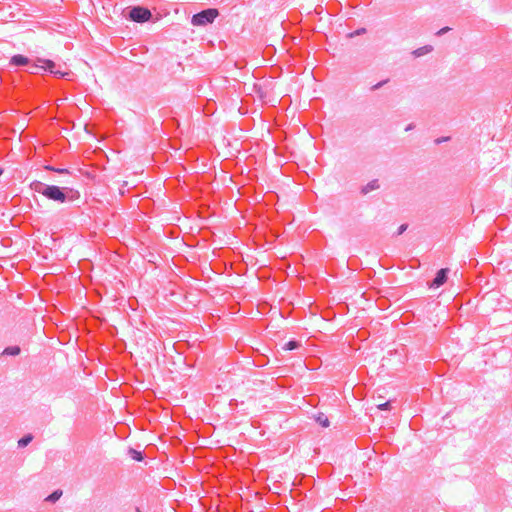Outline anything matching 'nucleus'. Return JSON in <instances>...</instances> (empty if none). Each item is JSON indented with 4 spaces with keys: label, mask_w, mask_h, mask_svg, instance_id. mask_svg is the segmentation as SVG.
<instances>
[{
    "label": "nucleus",
    "mask_w": 512,
    "mask_h": 512,
    "mask_svg": "<svg viewBox=\"0 0 512 512\" xmlns=\"http://www.w3.org/2000/svg\"><path fill=\"white\" fill-rule=\"evenodd\" d=\"M219 12L217 9L209 8L196 13L192 16L191 23L194 26H205L212 23L218 16Z\"/></svg>",
    "instance_id": "1"
},
{
    "label": "nucleus",
    "mask_w": 512,
    "mask_h": 512,
    "mask_svg": "<svg viewBox=\"0 0 512 512\" xmlns=\"http://www.w3.org/2000/svg\"><path fill=\"white\" fill-rule=\"evenodd\" d=\"M129 455L131 456L132 459H134L136 461H142L143 460L142 453L140 451L135 450V449L131 448L129 450Z\"/></svg>",
    "instance_id": "16"
},
{
    "label": "nucleus",
    "mask_w": 512,
    "mask_h": 512,
    "mask_svg": "<svg viewBox=\"0 0 512 512\" xmlns=\"http://www.w3.org/2000/svg\"><path fill=\"white\" fill-rule=\"evenodd\" d=\"M32 440H33V435L32 434H26L21 439H19L18 447L24 448L28 444H30L32 442Z\"/></svg>",
    "instance_id": "12"
},
{
    "label": "nucleus",
    "mask_w": 512,
    "mask_h": 512,
    "mask_svg": "<svg viewBox=\"0 0 512 512\" xmlns=\"http://www.w3.org/2000/svg\"><path fill=\"white\" fill-rule=\"evenodd\" d=\"M364 31H365V29H361V30H358L356 33L360 34V33L364 32Z\"/></svg>",
    "instance_id": "23"
},
{
    "label": "nucleus",
    "mask_w": 512,
    "mask_h": 512,
    "mask_svg": "<svg viewBox=\"0 0 512 512\" xmlns=\"http://www.w3.org/2000/svg\"><path fill=\"white\" fill-rule=\"evenodd\" d=\"M388 80L380 81L377 84L373 85L371 90H378L380 89Z\"/></svg>",
    "instance_id": "19"
},
{
    "label": "nucleus",
    "mask_w": 512,
    "mask_h": 512,
    "mask_svg": "<svg viewBox=\"0 0 512 512\" xmlns=\"http://www.w3.org/2000/svg\"><path fill=\"white\" fill-rule=\"evenodd\" d=\"M299 347H300V343H299L298 341H296V340H291V341L287 342V343L284 345V347H283V348H284L285 350H289V351H291V350H295V349H297V348H299Z\"/></svg>",
    "instance_id": "15"
},
{
    "label": "nucleus",
    "mask_w": 512,
    "mask_h": 512,
    "mask_svg": "<svg viewBox=\"0 0 512 512\" xmlns=\"http://www.w3.org/2000/svg\"><path fill=\"white\" fill-rule=\"evenodd\" d=\"M449 30H450V28H449V27H444V28L440 29V30L437 32V35H438V36L444 35V34H445V33H447Z\"/></svg>",
    "instance_id": "21"
},
{
    "label": "nucleus",
    "mask_w": 512,
    "mask_h": 512,
    "mask_svg": "<svg viewBox=\"0 0 512 512\" xmlns=\"http://www.w3.org/2000/svg\"><path fill=\"white\" fill-rule=\"evenodd\" d=\"M414 128V124L410 123L407 127H406V131H410Z\"/></svg>",
    "instance_id": "22"
},
{
    "label": "nucleus",
    "mask_w": 512,
    "mask_h": 512,
    "mask_svg": "<svg viewBox=\"0 0 512 512\" xmlns=\"http://www.w3.org/2000/svg\"><path fill=\"white\" fill-rule=\"evenodd\" d=\"M29 62H30V59L23 56V55H14L12 58H11V64L14 65V66H27L29 65Z\"/></svg>",
    "instance_id": "8"
},
{
    "label": "nucleus",
    "mask_w": 512,
    "mask_h": 512,
    "mask_svg": "<svg viewBox=\"0 0 512 512\" xmlns=\"http://www.w3.org/2000/svg\"><path fill=\"white\" fill-rule=\"evenodd\" d=\"M448 272H449V269H447V268L440 269L437 272V274H436L435 278L433 279L432 283L430 284V287H433V288L441 287L447 281Z\"/></svg>",
    "instance_id": "4"
},
{
    "label": "nucleus",
    "mask_w": 512,
    "mask_h": 512,
    "mask_svg": "<svg viewBox=\"0 0 512 512\" xmlns=\"http://www.w3.org/2000/svg\"><path fill=\"white\" fill-rule=\"evenodd\" d=\"M39 60H41L40 58H38L35 62L31 63V61L29 62V65H27V71L31 74H39L41 71H44V66L45 64H42L41 62H39Z\"/></svg>",
    "instance_id": "6"
},
{
    "label": "nucleus",
    "mask_w": 512,
    "mask_h": 512,
    "mask_svg": "<svg viewBox=\"0 0 512 512\" xmlns=\"http://www.w3.org/2000/svg\"><path fill=\"white\" fill-rule=\"evenodd\" d=\"M316 421L322 426V427H328L330 425V422L327 418V416L323 413H319L316 417Z\"/></svg>",
    "instance_id": "14"
},
{
    "label": "nucleus",
    "mask_w": 512,
    "mask_h": 512,
    "mask_svg": "<svg viewBox=\"0 0 512 512\" xmlns=\"http://www.w3.org/2000/svg\"><path fill=\"white\" fill-rule=\"evenodd\" d=\"M21 352V349L19 346H9V347H6L1 355L3 356H17L19 355Z\"/></svg>",
    "instance_id": "9"
},
{
    "label": "nucleus",
    "mask_w": 512,
    "mask_h": 512,
    "mask_svg": "<svg viewBox=\"0 0 512 512\" xmlns=\"http://www.w3.org/2000/svg\"><path fill=\"white\" fill-rule=\"evenodd\" d=\"M391 401H387L385 403L377 404V408L379 410H389L391 408Z\"/></svg>",
    "instance_id": "18"
},
{
    "label": "nucleus",
    "mask_w": 512,
    "mask_h": 512,
    "mask_svg": "<svg viewBox=\"0 0 512 512\" xmlns=\"http://www.w3.org/2000/svg\"><path fill=\"white\" fill-rule=\"evenodd\" d=\"M432 50H433L432 46L426 45V46H423V47H420V48H417L416 50H414L413 55L415 57H421L423 55L430 53Z\"/></svg>",
    "instance_id": "11"
},
{
    "label": "nucleus",
    "mask_w": 512,
    "mask_h": 512,
    "mask_svg": "<svg viewBox=\"0 0 512 512\" xmlns=\"http://www.w3.org/2000/svg\"><path fill=\"white\" fill-rule=\"evenodd\" d=\"M45 169L46 170H49V171H54L56 173H59V174H69V170L66 169V168H55L53 166H50V165H47L45 166Z\"/></svg>",
    "instance_id": "17"
},
{
    "label": "nucleus",
    "mask_w": 512,
    "mask_h": 512,
    "mask_svg": "<svg viewBox=\"0 0 512 512\" xmlns=\"http://www.w3.org/2000/svg\"><path fill=\"white\" fill-rule=\"evenodd\" d=\"M49 185L41 182V181H38V180H35L33 181L31 184H30V188L37 192V193H40L42 194L43 196L45 195L46 193V190L48 188Z\"/></svg>",
    "instance_id": "7"
},
{
    "label": "nucleus",
    "mask_w": 512,
    "mask_h": 512,
    "mask_svg": "<svg viewBox=\"0 0 512 512\" xmlns=\"http://www.w3.org/2000/svg\"><path fill=\"white\" fill-rule=\"evenodd\" d=\"M152 14L150 10L143 7H133L130 10L129 17L132 21L143 23L148 21L151 18Z\"/></svg>",
    "instance_id": "3"
},
{
    "label": "nucleus",
    "mask_w": 512,
    "mask_h": 512,
    "mask_svg": "<svg viewBox=\"0 0 512 512\" xmlns=\"http://www.w3.org/2000/svg\"><path fill=\"white\" fill-rule=\"evenodd\" d=\"M3 174V169L0 168V176Z\"/></svg>",
    "instance_id": "24"
},
{
    "label": "nucleus",
    "mask_w": 512,
    "mask_h": 512,
    "mask_svg": "<svg viewBox=\"0 0 512 512\" xmlns=\"http://www.w3.org/2000/svg\"><path fill=\"white\" fill-rule=\"evenodd\" d=\"M407 228H408L407 224L400 225L399 228H398V231H397V235L403 234L406 231Z\"/></svg>",
    "instance_id": "20"
},
{
    "label": "nucleus",
    "mask_w": 512,
    "mask_h": 512,
    "mask_svg": "<svg viewBox=\"0 0 512 512\" xmlns=\"http://www.w3.org/2000/svg\"><path fill=\"white\" fill-rule=\"evenodd\" d=\"M379 188V183H378V180H372L370 181L368 184H366L361 192L363 194H368L369 192L373 191V190H376Z\"/></svg>",
    "instance_id": "10"
},
{
    "label": "nucleus",
    "mask_w": 512,
    "mask_h": 512,
    "mask_svg": "<svg viewBox=\"0 0 512 512\" xmlns=\"http://www.w3.org/2000/svg\"><path fill=\"white\" fill-rule=\"evenodd\" d=\"M67 188H60L59 186L49 185L45 197L49 200L64 203L67 200V195L64 192Z\"/></svg>",
    "instance_id": "2"
},
{
    "label": "nucleus",
    "mask_w": 512,
    "mask_h": 512,
    "mask_svg": "<svg viewBox=\"0 0 512 512\" xmlns=\"http://www.w3.org/2000/svg\"><path fill=\"white\" fill-rule=\"evenodd\" d=\"M62 490L57 489L53 491L45 500L51 503H55L62 496Z\"/></svg>",
    "instance_id": "13"
},
{
    "label": "nucleus",
    "mask_w": 512,
    "mask_h": 512,
    "mask_svg": "<svg viewBox=\"0 0 512 512\" xmlns=\"http://www.w3.org/2000/svg\"><path fill=\"white\" fill-rule=\"evenodd\" d=\"M42 64H45L44 71H49L51 74L63 77L65 74L57 69V65L51 60H39Z\"/></svg>",
    "instance_id": "5"
}]
</instances>
